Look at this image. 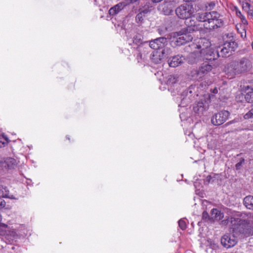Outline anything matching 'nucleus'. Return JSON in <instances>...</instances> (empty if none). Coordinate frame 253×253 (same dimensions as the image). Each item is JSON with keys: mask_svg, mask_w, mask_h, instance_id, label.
I'll return each instance as SVG.
<instances>
[{"mask_svg": "<svg viewBox=\"0 0 253 253\" xmlns=\"http://www.w3.org/2000/svg\"><path fill=\"white\" fill-rule=\"evenodd\" d=\"M196 19L203 25L190 19L186 21L187 27L183 28L178 32L173 33L172 42L176 46H180L193 39L191 33L203 30V26L210 31L221 28L224 26V22L221 15L215 11L201 12L195 15Z\"/></svg>", "mask_w": 253, "mask_h": 253, "instance_id": "obj_1", "label": "nucleus"}, {"mask_svg": "<svg viewBox=\"0 0 253 253\" xmlns=\"http://www.w3.org/2000/svg\"><path fill=\"white\" fill-rule=\"evenodd\" d=\"M252 67L251 61L247 58L243 57L230 63L228 67V73L234 76L249 71Z\"/></svg>", "mask_w": 253, "mask_h": 253, "instance_id": "obj_2", "label": "nucleus"}, {"mask_svg": "<svg viewBox=\"0 0 253 253\" xmlns=\"http://www.w3.org/2000/svg\"><path fill=\"white\" fill-rule=\"evenodd\" d=\"M198 48H201V50L199 51H194L191 53L190 55L193 56L195 55H201L203 57V60H207L209 61H212L217 59L219 55V50L214 51L213 49L208 45L206 47H202L200 45H197Z\"/></svg>", "mask_w": 253, "mask_h": 253, "instance_id": "obj_3", "label": "nucleus"}, {"mask_svg": "<svg viewBox=\"0 0 253 253\" xmlns=\"http://www.w3.org/2000/svg\"><path fill=\"white\" fill-rule=\"evenodd\" d=\"M175 12L179 18L187 19L193 15L195 11L192 4L184 3L177 7L175 10Z\"/></svg>", "mask_w": 253, "mask_h": 253, "instance_id": "obj_4", "label": "nucleus"}, {"mask_svg": "<svg viewBox=\"0 0 253 253\" xmlns=\"http://www.w3.org/2000/svg\"><path fill=\"white\" fill-rule=\"evenodd\" d=\"M230 113L228 111L222 110L214 114L211 118V123L214 126L223 124L228 118Z\"/></svg>", "mask_w": 253, "mask_h": 253, "instance_id": "obj_5", "label": "nucleus"}, {"mask_svg": "<svg viewBox=\"0 0 253 253\" xmlns=\"http://www.w3.org/2000/svg\"><path fill=\"white\" fill-rule=\"evenodd\" d=\"M197 88V87L195 85H191L189 87L188 89L184 91L181 94L182 102L186 104L192 101L195 95L198 96V94L196 93L195 90Z\"/></svg>", "mask_w": 253, "mask_h": 253, "instance_id": "obj_6", "label": "nucleus"}, {"mask_svg": "<svg viewBox=\"0 0 253 253\" xmlns=\"http://www.w3.org/2000/svg\"><path fill=\"white\" fill-rule=\"evenodd\" d=\"M175 4L171 0H165L158 6V10L165 15H171L173 12Z\"/></svg>", "mask_w": 253, "mask_h": 253, "instance_id": "obj_7", "label": "nucleus"}, {"mask_svg": "<svg viewBox=\"0 0 253 253\" xmlns=\"http://www.w3.org/2000/svg\"><path fill=\"white\" fill-rule=\"evenodd\" d=\"M223 41L224 46L228 48V50L231 52L234 51L237 47V44L235 42L232 33H227L223 35Z\"/></svg>", "mask_w": 253, "mask_h": 253, "instance_id": "obj_8", "label": "nucleus"}, {"mask_svg": "<svg viewBox=\"0 0 253 253\" xmlns=\"http://www.w3.org/2000/svg\"><path fill=\"white\" fill-rule=\"evenodd\" d=\"M221 244L226 248L234 247L237 243V240L233 235L226 234L221 238Z\"/></svg>", "mask_w": 253, "mask_h": 253, "instance_id": "obj_9", "label": "nucleus"}, {"mask_svg": "<svg viewBox=\"0 0 253 253\" xmlns=\"http://www.w3.org/2000/svg\"><path fill=\"white\" fill-rule=\"evenodd\" d=\"M208 109V106L205 101H200L193 104V110L199 115L203 114L204 112Z\"/></svg>", "mask_w": 253, "mask_h": 253, "instance_id": "obj_10", "label": "nucleus"}, {"mask_svg": "<svg viewBox=\"0 0 253 253\" xmlns=\"http://www.w3.org/2000/svg\"><path fill=\"white\" fill-rule=\"evenodd\" d=\"M183 57L178 54L169 58L168 63L170 67H176L182 64L183 63Z\"/></svg>", "mask_w": 253, "mask_h": 253, "instance_id": "obj_11", "label": "nucleus"}, {"mask_svg": "<svg viewBox=\"0 0 253 253\" xmlns=\"http://www.w3.org/2000/svg\"><path fill=\"white\" fill-rule=\"evenodd\" d=\"M138 50L139 51L138 56L141 58H142L143 55L145 56L150 52V48L148 46V42H145L141 44L138 47Z\"/></svg>", "mask_w": 253, "mask_h": 253, "instance_id": "obj_12", "label": "nucleus"}, {"mask_svg": "<svg viewBox=\"0 0 253 253\" xmlns=\"http://www.w3.org/2000/svg\"><path fill=\"white\" fill-rule=\"evenodd\" d=\"M126 5L125 1L119 2L109 9V13L111 15H115L123 9Z\"/></svg>", "mask_w": 253, "mask_h": 253, "instance_id": "obj_13", "label": "nucleus"}, {"mask_svg": "<svg viewBox=\"0 0 253 253\" xmlns=\"http://www.w3.org/2000/svg\"><path fill=\"white\" fill-rule=\"evenodd\" d=\"M150 58L152 61L155 64L161 63L164 59L161 52L159 50L153 51L151 55Z\"/></svg>", "mask_w": 253, "mask_h": 253, "instance_id": "obj_14", "label": "nucleus"}, {"mask_svg": "<svg viewBox=\"0 0 253 253\" xmlns=\"http://www.w3.org/2000/svg\"><path fill=\"white\" fill-rule=\"evenodd\" d=\"M16 166V160L12 158H6L2 163V166L8 169H14Z\"/></svg>", "mask_w": 253, "mask_h": 253, "instance_id": "obj_15", "label": "nucleus"}, {"mask_svg": "<svg viewBox=\"0 0 253 253\" xmlns=\"http://www.w3.org/2000/svg\"><path fill=\"white\" fill-rule=\"evenodd\" d=\"M210 244L207 248V253H218L219 247L218 245L214 242L209 241Z\"/></svg>", "mask_w": 253, "mask_h": 253, "instance_id": "obj_16", "label": "nucleus"}, {"mask_svg": "<svg viewBox=\"0 0 253 253\" xmlns=\"http://www.w3.org/2000/svg\"><path fill=\"white\" fill-rule=\"evenodd\" d=\"M211 218L215 220H219L223 217V213L217 209H213L211 211Z\"/></svg>", "mask_w": 253, "mask_h": 253, "instance_id": "obj_17", "label": "nucleus"}, {"mask_svg": "<svg viewBox=\"0 0 253 253\" xmlns=\"http://www.w3.org/2000/svg\"><path fill=\"white\" fill-rule=\"evenodd\" d=\"M241 232L246 236L253 235V223L252 225H250L249 223L245 225Z\"/></svg>", "mask_w": 253, "mask_h": 253, "instance_id": "obj_18", "label": "nucleus"}, {"mask_svg": "<svg viewBox=\"0 0 253 253\" xmlns=\"http://www.w3.org/2000/svg\"><path fill=\"white\" fill-rule=\"evenodd\" d=\"M219 57L221 56L222 57H228L232 52L230 50H228V48L226 46H224V44H223L221 46L219 47Z\"/></svg>", "mask_w": 253, "mask_h": 253, "instance_id": "obj_19", "label": "nucleus"}, {"mask_svg": "<svg viewBox=\"0 0 253 253\" xmlns=\"http://www.w3.org/2000/svg\"><path fill=\"white\" fill-rule=\"evenodd\" d=\"M244 205L249 209L253 210V196L249 195L244 199Z\"/></svg>", "mask_w": 253, "mask_h": 253, "instance_id": "obj_20", "label": "nucleus"}, {"mask_svg": "<svg viewBox=\"0 0 253 253\" xmlns=\"http://www.w3.org/2000/svg\"><path fill=\"white\" fill-rule=\"evenodd\" d=\"M200 69L198 70L194 69L191 71V76L193 80H201L203 76L201 73Z\"/></svg>", "mask_w": 253, "mask_h": 253, "instance_id": "obj_21", "label": "nucleus"}, {"mask_svg": "<svg viewBox=\"0 0 253 253\" xmlns=\"http://www.w3.org/2000/svg\"><path fill=\"white\" fill-rule=\"evenodd\" d=\"M199 69L201 71L200 73H201L204 76L205 74H207L208 72L211 70L212 66L208 64L203 63L202 65L199 68Z\"/></svg>", "mask_w": 253, "mask_h": 253, "instance_id": "obj_22", "label": "nucleus"}, {"mask_svg": "<svg viewBox=\"0 0 253 253\" xmlns=\"http://www.w3.org/2000/svg\"><path fill=\"white\" fill-rule=\"evenodd\" d=\"M164 59L170 55L172 51V49L169 47L164 46L162 51H160Z\"/></svg>", "mask_w": 253, "mask_h": 253, "instance_id": "obj_23", "label": "nucleus"}, {"mask_svg": "<svg viewBox=\"0 0 253 253\" xmlns=\"http://www.w3.org/2000/svg\"><path fill=\"white\" fill-rule=\"evenodd\" d=\"M161 40V39H154L153 40H151L149 42H148V46L150 48H152L153 49H159V46H157V42H159ZM162 41L163 40H162Z\"/></svg>", "mask_w": 253, "mask_h": 253, "instance_id": "obj_24", "label": "nucleus"}, {"mask_svg": "<svg viewBox=\"0 0 253 253\" xmlns=\"http://www.w3.org/2000/svg\"><path fill=\"white\" fill-rule=\"evenodd\" d=\"M156 39L163 40V41L160 40V41H159V42H157V46H159V49L163 48L168 42V41L166 38L160 37L157 38Z\"/></svg>", "mask_w": 253, "mask_h": 253, "instance_id": "obj_25", "label": "nucleus"}, {"mask_svg": "<svg viewBox=\"0 0 253 253\" xmlns=\"http://www.w3.org/2000/svg\"><path fill=\"white\" fill-rule=\"evenodd\" d=\"M236 14L237 16L240 18L243 25L247 26L248 24V21L245 17L242 14L241 11L239 10L236 11Z\"/></svg>", "mask_w": 253, "mask_h": 253, "instance_id": "obj_26", "label": "nucleus"}, {"mask_svg": "<svg viewBox=\"0 0 253 253\" xmlns=\"http://www.w3.org/2000/svg\"><path fill=\"white\" fill-rule=\"evenodd\" d=\"M177 81V77L175 75H172L169 76V78L167 81V84L170 85H172L176 83Z\"/></svg>", "mask_w": 253, "mask_h": 253, "instance_id": "obj_27", "label": "nucleus"}, {"mask_svg": "<svg viewBox=\"0 0 253 253\" xmlns=\"http://www.w3.org/2000/svg\"><path fill=\"white\" fill-rule=\"evenodd\" d=\"M0 190L1 192V194L2 195L0 196V198H2L8 197V191L7 190L6 187L0 186Z\"/></svg>", "mask_w": 253, "mask_h": 253, "instance_id": "obj_28", "label": "nucleus"}, {"mask_svg": "<svg viewBox=\"0 0 253 253\" xmlns=\"http://www.w3.org/2000/svg\"><path fill=\"white\" fill-rule=\"evenodd\" d=\"M245 98L248 102H253V91H249L247 93Z\"/></svg>", "mask_w": 253, "mask_h": 253, "instance_id": "obj_29", "label": "nucleus"}, {"mask_svg": "<svg viewBox=\"0 0 253 253\" xmlns=\"http://www.w3.org/2000/svg\"><path fill=\"white\" fill-rule=\"evenodd\" d=\"M152 10V6H145L143 9H140V12H141L145 16V14L150 12Z\"/></svg>", "mask_w": 253, "mask_h": 253, "instance_id": "obj_30", "label": "nucleus"}, {"mask_svg": "<svg viewBox=\"0 0 253 253\" xmlns=\"http://www.w3.org/2000/svg\"><path fill=\"white\" fill-rule=\"evenodd\" d=\"M244 118L245 119H253V108L244 115Z\"/></svg>", "mask_w": 253, "mask_h": 253, "instance_id": "obj_31", "label": "nucleus"}, {"mask_svg": "<svg viewBox=\"0 0 253 253\" xmlns=\"http://www.w3.org/2000/svg\"><path fill=\"white\" fill-rule=\"evenodd\" d=\"M179 227L183 230L186 228V223L184 220L181 219L178 221Z\"/></svg>", "mask_w": 253, "mask_h": 253, "instance_id": "obj_32", "label": "nucleus"}, {"mask_svg": "<svg viewBox=\"0 0 253 253\" xmlns=\"http://www.w3.org/2000/svg\"><path fill=\"white\" fill-rule=\"evenodd\" d=\"M245 163V160L243 158H241L240 160V161L238 162L236 165L235 168L237 170H239L241 169V168L243 166V165Z\"/></svg>", "mask_w": 253, "mask_h": 253, "instance_id": "obj_33", "label": "nucleus"}, {"mask_svg": "<svg viewBox=\"0 0 253 253\" xmlns=\"http://www.w3.org/2000/svg\"><path fill=\"white\" fill-rule=\"evenodd\" d=\"M144 15L141 12H139L136 16L135 20L136 22H141L143 20V17Z\"/></svg>", "mask_w": 253, "mask_h": 253, "instance_id": "obj_34", "label": "nucleus"}, {"mask_svg": "<svg viewBox=\"0 0 253 253\" xmlns=\"http://www.w3.org/2000/svg\"><path fill=\"white\" fill-rule=\"evenodd\" d=\"M141 40V36L139 34H137L134 36L133 38V42L136 44H138L140 42Z\"/></svg>", "mask_w": 253, "mask_h": 253, "instance_id": "obj_35", "label": "nucleus"}, {"mask_svg": "<svg viewBox=\"0 0 253 253\" xmlns=\"http://www.w3.org/2000/svg\"><path fill=\"white\" fill-rule=\"evenodd\" d=\"M242 8L243 10L247 11L251 8V4L247 1L243 2L242 4Z\"/></svg>", "mask_w": 253, "mask_h": 253, "instance_id": "obj_36", "label": "nucleus"}, {"mask_svg": "<svg viewBox=\"0 0 253 253\" xmlns=\"http://www.w3.org/2000/svg\"><path fill=\"white\" fill-rule=\"evenodd\" d=\"M242 27V31L240 32L238 26H236L237 30L238 31L239 33L241 34V37L242 38H245L246 37V32L245 30L246 26L243 25Z\"/></svg>", "mask_w": 253, "mask_h": 253, "instance_id": "obj_37", "label": "nucleus"}, {"mask_svg": "<svg viewBox=\"0 0 253 253\" xmlns=\"http://www.w3.org/2000/svg\"><path fill=\"white\" fill-rule=\"evenodd\" d=\"M202 218L203 219L205 220L206 221H209L211 219V218H210L208 213L206 211H205L203 212Z\"/></svg>", "mask_w": 253, "mask_h": 253, "instance_id": "obj_38", "label": "nucleus"}, {"mask_svg": "<svg viewBox=\"0 0 253 253\" xmlns=\"http://www.w3.org/2000/svg\"><path fill=\"white\" fill-rule=\"evenodd\" d=\"M6 206V203L5 201L2 199L0 198V209L4 208Z\"/></svg>", "mask_w": 253, "mask_h": 253, "instance_id": "obj_39", "label": "nucleus"}, {"mask_svg": "<svg viewBox=\"0 0 253 253\" xmlns=\"http://www.w3.org/2000/svg\"><path fill=\"white\" fill-rule=\"evenodd\" d=\"M248 16L251 17L253 20V8H250L249 10L247 11Z\"/></svg>", "mask_w": 253, "mask_h": 253, "instance_id": "obj_40", "label": "nucleus"}, {"mask_svg": "<svg viewBox=\"0 0 253 253\" xmlns=\"http://www.w3.org/2000/svg\"><path fill=\"white\" fill-rule=\"evenodd\" d=\"M10 236H11V237H10V239L11 240H13L14 239H15L16 238L17 235L16 234V233L15 232L12 231Z\"/></svg>", "mask_w": 253, "mask_h": 253, "instance_id": "obj_41", "label": "nucleus"}, {"mask_svg": "<svg viewBox=\"0 0 253 253\" xmlns=\"http://www.w3.org/2000/svg\"><path fill=\"white\" fill-rule=\"evenodd\" d=\"M238 122V120H237V119H234V120H232V121H231L228 122L226 124V125H230V124H233V123H236V122Z\"/></svg>", "mask_w": 253, "mask_h": 253, "instance_id": "obj_42", "label": "nucleus"}, {"mask_svg": "<svg viewBox=\"0 0 253 253\" xmlns=\"http://www.w3.org/2000/svg\"><path fill=\"white\" fill-rule=\"evenodd\" d=\"M6 144V142L1 141L0 140V148L4 147Z\"/></svg>", "mask_w": 253, "mask_h": 253, "instance_id": "obj_43", "label": "nucleus"}, {"mask_svg": "<svg viewBox=\"0 0 253 253\" xmlns=\"http://www.w3.org/2000/svg\"><path fill=\"white\" fill-rule=\"evenodd\" d=\"M6 198H8L10 199H16V198L13 196V195H10L9 196L8 195V197H6Z\"/></svg>", "mask_w": 253, "mask_h": 253, "instance_id": "obj_44", "label": "nucleus"}, {"mask_svg": "<svg viewBox=\"0 0 253 253\" xmlns=\"http://www.w3.org/2000/svg\"><path fill=\"white\" fill-rule=\"evenodd\" d=\"M212 92L214 93V94H216L217 92H218V90L216 88H214L213 89V91H212Z\"/></svg>", "mask_w": 253, "mask_h": 253, "instance_id": "obj_45", "label": "nucleus"}, {"mask_svg": "<svg viewBox=\"0 0 253 253\" xmlns=\"http://www.w3.org/2000/svg\"><path fill=\"white\" fill-rule=\"evenodd\" d=\"M158 31L160 35H163V34H164V32H163V30H162L159 29L158 30Z\"/></svg>", "mask_w": 253, "mask_h": 253, "instance_id": "obj_46", "label": "nucleus"}, {"mask_svg": "<svg viewBox=\"0 0 253 253\" xmlns=\"http://www.w3.org/2000/svg\"><path fill=\"white\" fill-rule=\"evenodd\" d=\"M211 179V176H209L207 177V180L208 181V182H209Z\"/></svg>", "mask_w": 253, "mask_h": 253, "instance_id": "obj_47", "label": "nucleus"}, {"mask_svg": "<svg viewBox=\"0 0 253 253\" xmlns=\"http://www.w3.org/2000/svg\"><path fill=\"white\" fill-rule=\"evenodd\" d=\"M196 0H184V1H186V2H190V1H195Z\"/></svg>", "mask_w": 253, "mask_h": 253, "instance_id": "obj_48", "label": "nucleus"}, {"mask_svg": "<svg viewBox=\"0 0 253 253\" xmlns=\"http://www.w3.org/2000/svg\"><path fill=\"white\" fill-rule=\"evenodd\" d=\"M2 226L3 227H7V225L5 224H2Z\"/></svg>", "mask_w": 253, "mask_h": 253, "instance_id": "obj_49", "label": "nucleus"}, {"mask_svg": "<svg viewBox=\"0 0 253 253\" xmlns=\"http://www.w3.org/2000/svg\"><path fill=\"white\" fill-rule=\"evenodd\" d=\"M250 2H253V0H248Z\"/></svg>", "mask_w": 253, "mask_h": 253, "instance_id": "obj_50", "label": "nucleus"}, {"mask_svg": "<svg viewBox=\"0 0 253 253\" xmlns=\"http://www.w3.org/2000/svg\"><path fill=\"white\" fill-rule=\"evenodd\" d=\"M252 48H253V42H252Z\"/></svg>", "mask_w": 253, "mask_h": 253, "instance_id": "obj_51", "label": "nucleus"}, {"mask_svg": "<svg viewBox=\"0 0 253 253\" xmlns=\"http://www.w3.org/2000/svg\"><path fill=\"white\" fill-rule=\"evenodd\" d=\"M252 222H253V216H252Z\"/></svg>", "mask_w": 253, "mask_h": 253, "instance_id": "obj_52", "label": "nucleus"}]
</instances>
